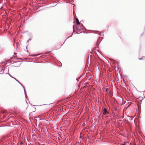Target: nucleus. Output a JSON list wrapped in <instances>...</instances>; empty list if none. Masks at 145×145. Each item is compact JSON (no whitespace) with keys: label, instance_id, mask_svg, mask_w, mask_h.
<instances>
[{"label":"nucleus","instance_id":"nucleus-5","mask_svg":"<svg viewBox=\"0 0 145 145\" xmlns=\"http://www.w3.org/2000/svg\"><path fill=\"white\" fill-rule=\"evenodd\" d=\"M9 75L11 77L13 78V77H12V76L10 74H9Z\"/></svg>","mask_w":145,"mask_h":145},{"label":"nucleus","instance_id":"nucleus-14","mask_svg":"<svg viewBox=\"0 0 145 145\" xmlns=\"http://www.w3.org/2000/svg\"><path fill=\"white\" fill-rule=\"evenodd\" d=\"M19 83H20V82L18 81V82Z\"/></svg>","mask_w":145,"mask_h":145},{"label":"nucleus","instance_id":"nucleus-15","mask_svg":"<svg viewBox=\"0 0 145 145\" xmlns=\"http://www.w3.org/2000/svg\"><path fill=\"white\" fill-rule=\"evenodd\" d=\"M14 54H16V53H14Z\"/></svg>","mask_w":145,"mask_h":145},{"label":"nucleus","instance_id":"nucleus-6","mask_svg":"<svg viewBox=\"0 0 145 145\" xmlns=\"http://www.w3.org/2000/svg\"><path fill=\"white\" fill-rule=\"evenodd\" d=\"M76 21H78V18H76Z\"/></svg>","mask_w":145,"mask_h":145},{"label":"nucleus","instance_id":"nucleus-11","mask_svg":"<svg viewBox=\"0 0 145 145\" xmlns=\"http://www.w3.org/2000/svg\"><path fill=\"white\" fill-rule=\"evenodd\" d=\"M29 41V40H28L27 41V42H28Z\"/></svg>","mask_w":145,"mask_h":145},{"label":"nucleus","instance_id":"nucleus-2","mask_svg":"<svg viewBox=\"0 0 145 145\" xmlns=\"http://www.w3.org/2000/svg\"><path fill=\"white\" fill-rule=\"evenodd\" d=\"M19 84H20L22 86V87L24 88V92H25V88H24V87L22 85L21 83H20Z\"/></svg>","mask_w":145,"mask_h":145},{"label":"nucleus","instance_id":"nucleus-4","mask_svg":"<svg viewBox=\"0 0 145 145\" xmlns=\"http://www.w3.org/2000/svg\"><path fill=\"white\" fill-rule=\"evenodd\" d=\"M39 54H36L35 55V56H39Z\"/></svg>","mask_w":145,"mask_h":145},{"label":"nucleus","instance_id":"nucleus-9","mask_svg":"<svg viewBox=\"0 0 145 145\" xmlns=\"http://www.w3.org/2000/svg\"><path fill=\"white\" fill-rule=\"evenodd\" d=\"M139 59H140V60H141V59H142V58H139Z\"/></svg>","mask_w":145,"mask_h":145},{"label":"nucleus","instance_id":"nucleus-16","mask_svg":"<svg viewBox=\"0 0 145 145\" xmlns=\"http://www.w3.org/2000/svg\"><path fill=\"white\" fill-rule=\"evenodd\" d=\"M16 81H17V82H18V81L17 80H16Z\"/></svg>","mask_w":145,"mask_h":145},{"label":"nucleus","instance_id":"nucleus-13","mask_svg":"<svg viewBox=\"0 0 145 145\" xmlns=\"http://www.w3.org/2000/svg\"><path fill=\"white\" fill-rule=\"evenodd\" d=\"M28 40H31V39H29Z\"/></svg>","mask_w":145,"mask_h":145},{"label":"nucleus","instance_id":"nucleus-10","mask_svg":"<svg viewBox=\"0 0 145 145\" xmlns=\"http://www.w3.org/2000/svg\"><path fill=\"white\" fill-rule=\"evenodd\" d=\"M108 89V88H107V89H106V91H107Z\"/></svg>","mask_w":145,"mask_h":145},{"label":"nucleus","instance_id":"nucleus-3","mask_svg":"<svg viewBox=\"0 0 145 145\" xmlns=\"http://www.w3.org/2000/svg\"><path fill=\"white\" fill-rule=\"evenodd\" d=\"M76 24L77 25H79L80 24V23L78 21H76Z\"/></svg>","mask_w":145,"mask_h":145},{"label":"nucleus","instance_id":"nucleus-12","mask_svg":"<svg viewBox=\"0 0 145 145\" xmlns=\"http://www.w3.org/2000/svg\"><path fill=\"white\" fill-rule=\"evenodd\" d=\"M133 145H136V144L135 143Z\"/></svg>","mask_w":145,"mask_h":145},{"label":"nucleus","instance_id":"nucleus-8","mask_svg":"<svg viewBox=\"0 0 145 145\" xmlns=\"http://www.w3.org/2000/svg\"><path fill=\"white\" fill-rule=\"evenodd\" d=\"M13 58V57H11V58H10V59H12Z\"/></svg>","mask_w":145,"mask_h":145},{"label":"nucleus","instance_id":"nucleus-1","mask_svg":"<svg viewBox=\"0 0 145 145\" xmlns=\"http://www.w3.org/2000/svg\"><path fill=\"white\" fill-rule=\"evenodd\" d=\"M102 112L104 115H106V114H109V112L107 111V109L106 108H104L102 111Z\"/></svg>","mask_w":145,"mask_h":145},{"label":"nucleus","instance_id":"nucleus-7","mask_svg":"<svg viewBox=\"0 0 145 145\" xmlns=\"http://www.w3.org/2000/svg\"><path fill=\"white\" fill-rule=\"evenodd\" d=\"M13 78L15 80H16V79L15 78H14V77H13Z\"/></svg>","mask_w":145,"mask_h":145}]
</instances>
